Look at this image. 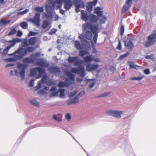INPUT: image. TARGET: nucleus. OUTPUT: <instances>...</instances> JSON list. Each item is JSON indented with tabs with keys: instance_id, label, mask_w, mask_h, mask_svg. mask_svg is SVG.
<instances>
[{
	"instance_id": "obj_29",
	"label": "nucleus",
	"mask_w": 156,
	"mask_h": 156,
	"mask_svg": "<svg viewBox=\"0 0 156 156\" xmlns=\"http://www.w3.org/2000/svg\"><path fill=\"white\" fill-rule=\"evenodd\" d=\"M74 45L75 48L77 50H80L82 49L81 44L78 41H75Z\"/></svg>"
},
{
	"instance_id": "obj_24",
	"label": "nucleus",
	"mask_w": 156,
	"mask_h": 156,
	"mask_svg": "<svg viewBox=\"0 0 156 156\" xmlns=\"http://www.w3.org/2000/svg\"><path fill=\"white\" fill-rule=\"evenodd\" d=\"M37 39L35 37H32L28 40L29 45H34L36 42Z\"/></svg>"
},
{
	"instance_id": "obj_11",
	"label": "nucleus",
	"mask_w": 156,
	"mask_h": 156,
	"mask_svg": "<svg viewBox=\"0 0 156 156\" xmlns=\"http://www.w3.org/2000/svg\"><path fill=\"white\" fill-rule=\"evenodd\" d=\"M64 4V8L66 10H69L73 5L71 0H63Z\"/></svg>"
},
{
	"instance_id": "obj_51",
	"label": "nucleus",
	"mask_w": 156,
	"mask_h": 156,
	"mask_svg": "<svg viewBox=\"0 0 156 156\" xmlns=\"http://www.w3.org/2000/svg\"><path fill=\"white\" fill-rule=\"evenodd\" d=\"M132 3V0H126V5L130 7Z\"/></svg>"
},
{
	"instance_id": "obj_8",
	"label": "nucleus",
	"mask_w": 156,
	"mask_h": 156,
	"mask_svg": "<svg viewBox=\"0 0 156 156\" xmlns=\"http://www.w3.org/2000/svg\"><path fill=\"white\" fill-rule=\"evenodd\" d=\"M45 8L46 11L48 13V14H45V16L48 19H51L52 17L51 14L53 12V7L48 5H45Z\"/></svg>"
},
{
	"instance_id": "obj_10",
	"label": "nucleus",
	"mask_w": 156,
	"mask_h": 156,
	"mask_svg": "<svg viewBox=\"0 0 156 156\" xmlns=\"http://www.w3.org/2000/svg\"><path fill=\"white\" fill-rule=\"evenodd\" d=\"M99 67L98 64H88L86 65V69L88 72H90L97 69Z\"/></svg>"
},
{
	"instance_id": "obj_41",
	"label": "nucleus",
	"mask_w": 156,
	"mask_h": 156,
	"mask_svg": "<svg viewBox=\"0 0 156 156\" xmlns=\"http://www.w3.org/2000/svg\"><path fill=\"white\" fill-rule=\"evenodd\" d=\"M30 103L35 106H39V103L37 102L35 100L33 99L30 101Z\"/></svg>"
},
{
	"instance_id": "obj_16",
	"label": "nucleus",
	"mask_w": 156,
	"mask_h": 156,
	"mask_svg": "<svg viewBox=\"0 0 156 156\" xmlns=\"http://www.w3.org/2000/svg\"><path fill=\"white\" fill-rule=\"evenodd\" d=\"M125 47L129 50H132L134 47V45L131 41L127 42L126 41H124Z\"/></svg>"
},
{
	"instance_id": "obj_36",
	"label": "nucleus",
	"mask_w": 156,
	"mask_h": 156,
	"mask_svg": "<svg viewBox=\"0 0 156 156\" xmlns=\"http://www.w3.org/2000/svg\"><path fill=\"white\" fill-rule=\"evenodd\" d=\"M11 22L10 20L5 21L3 19H1L0 20V24L5 25L6 24L9 23Z\"/></svg>"
},
{
	"instance_id": "obj_35",
	"label": "nucleus",
	"mask_w": 156,
	"mask_h": 156,
	"mask_svg": "<svg viewBox=\"0 0 156 156\" xmlns=\"http://www.w3.org/2000/svg\"><path fill=\"white\" fill-rule=\"evenodd\" d=\"M130 54L129 52H127L124 55H120L118 58V60H120L123 59L125 58L127 56Z\"/></svg>"
},
{
	"instance_id": "obj_22",
	"label": "nucleus",
	"mask_w": 156,
	"mask_h": 156,
	"mask_svg": "<svg viewBox=\"0 0 156 156\" xmlns=\"http://www.w3.org/2000/svg\"><path fill=\"white\" fill-rule=\"evenodd\" d=\"M70 83L60 81L59 82V83L58 84L57 86L59 87H68L70 85Z\"/></svg>"
},
{
	"instance_id": "obj_56",
	"label": "nucleus",
	"mask_w": 156,
	"mask_h": 156,
	"mask_svg": "<svg viewBox=\"0 0 156 156\" xmlns=\"http://www.w3.org/2000/svg\"><path fill=\"white\" fill-rule=\"evenodd\" d=\"M65 117L68 121H69L71 118V115L69 113H67Z\"/></svg>"
},
{
	"instance_id": "obj_12",
	"label": "nucleus",
	"mask_w": 156,
	"mask_h": 156,
	"mask_svg": "<svg viewBox=\"0 0 156 156\" xmlns=\"http://www.w3.org/2000/svg\"><path fill=\"white\" fill-rule=\"evenodd\" d=\"M97 0L88 2L86 5V9L88 12H90L92 10L93 6H95L97 3Z\"/></svg>"
},
{
	"instance_id": "obj_64",
	"label": "nucleus",
	"mask_w": 156,
	"mask_h": 156,
	"mask_svg": "<svg viewBox=\"0 0 156 156\" xmlns=\"http://www.w3.org/2000/svg\"><path fill=\"white\" fill-rule=\"evenodd\" d=\"M56 89V87L55 86H53L50 89V91L54 92Z\"/></svg>"
},
{
	"instance_id": "obj_15",
	"label": "nucleus",
	"mask_w": 156,
	"mask_h": 156,
	"mask_svg": "<svg viewBox=\"0 0 156 156\" xmlns=\"http://www.w3.org/2000/svg\"><path fill=\"white\" fill-rule=\"evenodd\" d=\"M81 13V18L82 20L87 21L88 20L89 16L87 13L83 10L80 11Z\"/></svg>"
},
{
	"instance_id": "obj_60",
	"label": "nucleus",
	"mask_w": 156,
	"mask_h": 156,
	"mask_svg": "<svg viewBox=\"0 0 156 156\" xmlns=\"http://www.w3.org/2000/svg\"><path fill=\"white\" fill-rule=\"evenodd\" d=\"M22 32L20 30H18L17 31V36L20 37L22 35Z\"/></svg>"
},
{
	"instance_id": "obj_28",
	"label": "nucleus",
	"mask_w": 156,
	"mask_h": 156,
	"mask_svg": "<svg viewBox=\"0 0 156 156\" xmlns=\"http://www.w3.org/2000/svg\"><path fill=\"white\" fill-rule=\"evenodd\" d=\"M36 67L32 69L30 71V75L32 77H35L37 74Z\"/></svg>"
},
{
	"instance_id": "obj_52",
	"label": "nucleus",
	"mask_w": 156,
	"mask_h": 156,
	"mask_svg": "<svg viewBox=\"0 0 156 156\" xmlns=\"http://www.w3.org/2000/svg\"><path fill=\"white\" fill-rule=\"evenodd\" d=\"M53 119H54L55 120H56V121L60 122L61 120L57 118V116H56V115H54L53 117Z\"/></svg>"
},
{
	"instance_id": "obj_14",
	"label": "nucleus",
	"mask_w": 156,
	"mask_h": 156,
	"mask_svg": "<svg viewBox=\"0 0 156 156\" xmlns=\"http://www.w3.org/2000/svg\"><path fill=\"white\" fill-rule=\"evenodd\" d=\"M15 53H18L21 56H24L27 54L26 48H20L16 51Z\"/></svg>"
},
{
	"instance_id": "obj_43",
	"label": "nucleus",
	"mask_w": 156,
	"mask_h": 156,
	"mask_svg": "<svg viewBox=\"0 0 156 156\" xmlns=\"http://www.w3.org/2000/svg\"><path fill=\"white\" fill-rule=\"evenodd\" d=\"M129 6L125 5L123 6L122 10V13H124L125 12H126V10H128L129 8Z\"/></svg>"
},
{
	"instance_id": "obj_38",
	"label": "nucleus",
	"mask_w": 156,
	"mask_h": 156,
	"mask_svg": "<svg viewBox=\"0 0 156 156\" xmlns=\"http://www.w3.org/2000/svg\"><path fill=\"white\" fill-rule=\"evenodd\" d=\"M25 48L27 53L28 52H32L35 50V48L33 47H27Z\"/></svg>"
},
{
	"instance_id": "obj_17",
	"label": "nucleus",
	"mask_w": 156,
	"mask_h": 156,
	"mask_svg": "<svg viewBox=\"0 0 156 156\" xmlns=\"http://www.w3.org/2000/svg\"><path fill=\"white\" fill-rule=\"evenodd\" d=\"M48 70L51 73H54L55 75L61 72L59 68L53 66L49 67Z\"/></svg>"
},
{
	"instance_id": "obj_63",
	"label": "nucleus",
	"mask_w": 156,
	"mask_h": 156,
	"mask_svg": "<svg viewBox=\"0 0 156 156\" xmlns=\"http://www.w3.org/2000/svg\"><path fill=\"white\" fill-rule=\"evenodd\" d=\"M144 73L145 74L147 75L150 73V71L148 69H146L144 71Z\"/></svg>"
},
{
	"instance_id": "obj_32",
	"label": "nucleus",
	"mask_w": 156,
	"mask_h": 156,
	"mask_svg": "<svg viewBox=\"0 0 156 156\" xmlns=\"http://www.w3.org/2000/svg\"><path fill=\"white\" fill-rule=\"evenodd\" d=\"M28 41L27 38L23 39L22 42V46L24 47L28 46L29 45V43H28Z\"/></svg>"
},
{
	"instance_id": "obj_5",
	"label": "nucleus",
	"mask_w": 156,
	"mask_h": 156,
	"mask_svg": "<svg viewBox=\"0 0 156 156\" xmlns=\"http://www.w3.org/2000/svg\"><path fill=\"white\" fill-rule=\"evenodd\" d=\"M106 113L107 114L115 118H120L121 117V115L122 113V112L111 110L107 111Z\"/></svg>"
},
{
	"instance_id": "obj_53",
	"label": "nucleus",
	"mask_w": 156,
	"mask_h": 156,
	"mask_svg": "<svg viewBox=\"0 0 156 156\" xmlns=\"http://www.w3.org/2000/svg\"><path fill=\"white\" fill-rule=\"evenodd\" d=\"M41 82L40 81H39L37 82V85L35 87L37 89H38L41 88Z\"/></svg>"
},
{
	"instance_id": "obj_39",
	"label": "nucleus",
	"mask_w": 156,
	"mask_h": 156,
	"mask_svg": "<svg viewBox=\"0 0 156 156\" xmlns=\"http://www.w3.org/2000/svg\"><path fill=\"white\" fill-rule=\"evenodd\" d=\"M88 53L85 50H82L80 51L79 53V55L80 56H83V55H87Z\"/></svg>"
},
{
	"instance_id": "obj_33",
	"label": "nucleus",
	"mask_w": 156,
	"mask_h": 156,
	"mask_svg": "<svg viewBox=\"0 0 156 156\" xmlns=\"http://www.w3.org/2000/svg\"><path fill=\"white\" fill-rule=\"evenodd\" d=\"M49 23L47 21L44 20L43 21L42 25V27L43 29H45L48 27L49 25Z\"/></svg>"
},
{
	"instance_id": "obj_6",
	"label": "nucleus",
	"mask_w": 156,
	"mask_h": 156,
	"mask_svg": "<svg viewBox=\"0 0 156 156\" xmlns=\"http://www.w3.org/2000/svg\"><path fill=\"white\" fill-rule=\"evenodd\" d=\"M26 65L22 64H18L17 67L20 70V77H21L22 80H23L25 79V69Z\"/></svg>"
},
{
	"instance_id": "obj_58",
	"label": "nucleus",
	"mask_w": 156,
	"mask_h": 156,
	"mask_svg": "<svg viewBox=\"0 0 156 156\" xmlns=\"http://www.w3.org/2000/svg\"><path fill=\"white\" fill-rule=\"evenodd\" d=\"M129 67L131 68H135V66L133 62H130L129 64Z\"/></svg>"
},
{
	"instance_id": "obj_46",
	"label": "nucleus",
	"mask_w": 156,
	"mask_h": 156,
	"mask_svg": "<svg viewBox=\"0 0 156 156\" xmlns=\"http://www.w3.org/2000/svg\"><path fill=\"white\" fill-rule=\"evenodd\" d=\"M145 58L147 59H151L152 60H154V58L153 55H147L145 57Z\"/></svg>"
},
{
	"instance_id": "obj_50",
	"label": "nucleus",
	"mask_w": 156,
	"mask_h": 156,
	"mask_svg": "<svg viewBox=\"0 0 156 156\" xmlns=\"http://www.w3.org/2000/svg\"><path fill=\"white\" fill-rule=\"evenodd\" d=\"M77 93V91H74L73 92H71L69 94V96L70 98L74 96Z\"/></svg>"
},
{
	"instance_id": "obj_61",
	"label": "nucleus",
	"mask_w": 156,
	"mask_h": 156,
	"mask_svg": "<svg viewBox=\"0 0 156 156\" xmlns=\"http://www.w3.org/2000/svg\"><path fill=\"white\" fill-rule=\"evenodd\" d=\"M92 47H93V52L94 53H95L97 52V51H96V49H95V48L94 45L93 44H92Z\"/></svg>"
},
{
	"instance_id": "obj_20",
	"label": "nucleus",
	"mask_w": 156,
	"mask_h": 156,
	"mask_svg": "<svg viewBox=\"0 0 156 156\" xmlns=\"http://www.w3.org/2000/svg\"><path fill=\"white\" fill-rule=\"evenodd\" d=\"M88 30H90V29H87L85 30L86 32H85V36L86 38L88 40H90L91 39L92 36V32H91V31L90 30V31H89Z\"/></svg>"
},
{
	"instance_id": "obj_55",
	"label": "nucleus",
	"mask_w": 156,
	"mask_h": 156,
	"mask_svg": "<svg viewBox=\"0 0 156 156\" xmlns=\"http://www.w3.org/2000/svg\"><path fill=\"white\" fill-rule=\"evenodd\" d=\"M124 27L123 26H122L121 27L120 30L121 35V36L124 33Z\"/></svg>"
},
{
	"instance_id": "obj_4",
	"label": "nucleus",
	"mask_w": 156,
	"mask_h": 156,
	"mask_svg": "<svg viewBox=\"0 0 156 156\" xmlns=\"http://www.w3.org/2000/svg\"><path fill=\"white\" fill-rule=\"evenodd\" d=\"M85 70L83 66H80L78 67V69L75 68H72L71 72L73 73L80 74L81 77H84L85 76Z\"/></svg>"
},
{
	"instance_id": "obj_27",
	"label": "nucleus",
	"mask_w": 156,
	"mask_h": 156,
	"mask_svg": "<svg viewBox=\"0 0 156 156\" xmlns=\"http://www.w3.org/2000/svg\"><path fill=\"white\" fill-rule=\"evenodd\" d=\"M23 62L25 63H34V60L32 58H26L23 60Z\"/></svg>"
},
{
	"instance_id": "obj_42",
	"label": "nucleus",
	"mask_w": 156,
	"mask_h": 156,
	"mask_svg": "<svg viewBox=\"0 0 156 156\" xmlns=\"http://www.w3.org/2000/svg\"><path fill=\"white\" fill-rule=\"evenodd\" d=\"M20 26L23 29H25L27 27L28 24L26 22H23L21 23Z\"/></svg>"
},
{
	"instance_id": "obj_57",
	"label": "nucleus",
	"mask_w": 156,
	"mask_h": 156,
	"mask_svg": "<svg viewBox=\"0 0 156 156\" xmlns=\"http://www.w3.org/2000/svg\"><path fill=\"white\" fill-rule=\"evenodd\" d=\"M34 80H31L30 81V82L29 84V86L30 87H33L34 86Z\"/></svg>"
},
{
	"instance_id": "obj_9",
	"label": "nucleus",
	"mask_w": 156,
	"mask_h": 156,
	"mask_svg": "<svg viewBox=\"0 0 156 156\" xmlns=\"http://www.w3.org/2000/svg\"><path fill=\"white\" fill-rule=\"evenodd\" d=\"M74 5L76 7L75 10L77 13H78L79 11V9L80 8H84V3L80 0H78L74 2Z\"/></svg>"
},
{
	"instance_id": "obj_31",
	"label": "nucleus",
	"mask_w": 156,
	"mask_h": 156,
	"mask_svg": "<svg viewBox=\"0 0 156 156\" xmlns=\"http://www.w3.org/2000/svg\"><path fill=\"white\" fill-rule=\"evenodd\" d=\"M78 58V57H69L68 59V62L70 63H72L74 62Z\"/></svg>"
},
{
	"instance_id": "obj_49",
	"label": "nucleus",
	"mask_w": 156,
	"mask_h": 156,
	"mask_svg": "<svg viewBox=\"0 0 156 156\" xmlns=\"http://www.w3.org/2000/svg\"><path fill=\"white\" fill-rule=\"evenodd\" d=\"M48 78V76L46 75H44L41 79V82L42 83H44L46 80Z\"/></svg>"
},
{
	"instance_id": "obj_44",
	"label": "nucleus",
	"mask_w": 156,
	"mask_h": 156,
	"mask_svg": "<svg viewBox=\"0 0 156 156\" xmlns=\"http://www.w3.org/2000/svg\"><path fill=\"white\" fill-rule=\"evenodd\" d=\"M45 83L48 85H52L55 84V83L51 80L47 81L45 82Z\"/></svg>"
},
{
	"instance_id": "obj_26",
	"label": "nucleus",
	"mask_w": 156,
	"mask_h": 156,
	"mask_svg": "<svg viewBox=\"0 0 156 156\" xmlns=\"http://www.w3.org/2000/svg\"><path fill=\"white\" fill-rule=\"evenodd\" d=\"M66 75L72 81H74L75 78V76L71 73L69 71H66L65 72Z\"/></svg>"
},
{
	"instance_id": "obj_48",
	"label": "nucleus",
	"mask_w": 156,
	"mask_h": 156,
	"mask_svg": "<svg viewBox=\"0 0 156 156\" xmlns=\"http://www.w3.org/2000/svg\"><path fill=\"white\" fill-rule=\"evenodd\" d=\"M58 93V91H54L52 92V93L50 94V97H52L53 96H57Z\"/></svg>"
},
{
	"instance_id": "obj_1",
	"label": "nucleus",
	"mask_w": 156,
	"mask_h": 156,
	"mask_svg": "<svg viewBox=\"0 0 156 156\" xmlns=\"http://www.w3.org/2000/svg\"><path fill=\"white\" fill-rule=\"evenodd\" d=\"M82 28L83 31H85L87 29H90L94 34L93 40L94 44H96L98 37L99 28L98 25H93L90 22H87L82 25Z\"/></svg>"
},
{
	"instance_id": "obj_40",
	"label": "nucleus",
	"mask_w": 156,
	"mask_h": 156,
	"mask_svg": "<svg viewBox=\"0 0 156 156\" xmlns=\"http://www.w3.org/2000/svg\"><path fill=\"white\" fill-rule=\"evenodd\" d=\"M65 90L63 89H61L59 90L58 92H60V97H64L65 96Z\"/></svg>"
},
{
	"instance_id": "obj_47",
	"label": "nucleus",
	"mask_w": 156,
	"mask_h": 156,
	"mask_svg": "<svg viewBox=\"0 0 156 156\" xmlns=\"http://www.w3.org/2000/svg\"><path fill=\"white\" fill-rule=\"evenodd\" d=\"M29 12V10L28 9H26L25 10L19 12L18 13V15H23L24 14H26L28 12Z\"/></svg>"
},
{
	"instance_id": "obj_3",
	"label": "nucleus",
	"mask_w": 156,
	"mask_h": 156,
	"mask_svg": "<svg viewBox=\"0 0 156 156\" xmlns=\"http://www.w3.org/2000/svg\"><path fill=\"white\" fill-rule=\"evenodd\" d=\"M21 41V40L18 38H14L12 40L8 41L7 42L11 43V44L8 46L7 48L4 50L3 52V53L5 54H6L11 48L14 46L16 43L20 42Z\"/></svg>"
},
{
	"instance_id": "obj_30",
	"label": "nucleus",
	"mask_w": 156,
	"mask_h": 156,
	"mask_svg": "<svg viewBox=\"0 0 156 156\" xmlns=\"http://www.w3.org/2000/svg\"><path fill=\"white\" fill-rule=\"evenodd\" d=\"M101 10V8L99 7H97L95 9V13L99 16H101L102 15V12Z\"/></svg>"
},
{
	"instance_id": "obj_25",
	"label": "nucleus",
	"mask_w": 156,
	"mask_h": 156,
	"mask_svg": "<svg viewBox=\"0 0 156 156\" xmlns=\"http://www.w3.org/2000/svg\"><path fill=\"white\" fill-rule=\"evenodd\" d=\"M79 102V99L77 97H75L74 98L69 100L67 102L68 105H70L72 104H75Z\"/></svg>"
},
{
	"instance_id": "obj_37",
	"label": "nucleus",
	"mask_w": 156,
	"mask_h": 156,
	"mask_svg": "<svg viewBox=\"0 0 156 156\" xmlns=\"http://www.w3.org/2000/svg\"><path fill=\"white\" fill-rule=\"evenodd\" d=\"M83 63V61L80 59H78V58L75 61L74 65L75 66H77L78 65L82 64Z\"/></svg>"
},
{
	"instance_id": "obj_19",
	"label": "nucleus",
	"mask_w": 156,
	"mask_h": 156,
	"mask_svg": "<svg viewBox=\"0 0 156 156\" xmlns=\"http://www.w3.org/2000/svg\"><path fill=\"white\" fill-rule=\"evenodd\" d=\"M36 64L41 67H47L49 66V64L46 61L41 60L39 62H36Z\"/></svg>"
},
{
	"instance_id": "obj_34",
	"label": "nucleus",
	"mask_w": 156,
	"mask_h": 156,
	"mask_svg": "<svg viewBox=\"0 0 156 156\" xmlns=\"http://www.w3.org/2000/svg\"><path fill=\"white\" fill-rule=\"evenodd\" d=\"M34 10L35 11L39 12H42L44 11V7L43 6H37L35 8Z\"/></svg>"
},
{
	"instance_id": "obj_54",
	"label": "nucleus",
	"mask_w": 156,
	"mask_h": 156,
	"mask_svg": "<svg viewBox=\"0 0 156 156\" xmlns=\"http://www.w3.org/2000/svg\"><path fill=\"white\" fill-rule=\"evenodd\" d=\"M117 48L119 50H121L122 49V45L121 42L119 40L118 41V44L117 47Z\"/></svg>"
},
{
	"instance_id": "obj_59",
	"label": "nucleus",
	"mask_w": 156,
	"mask_h": 156,
	"mask_svg": "<svg viewBox=\"0 0 156 156\" xmlns=\"http://www.w3.org/2000/svg\"><path fill=\"white\" fill-rule=\"evenodd\" d=\"M33 55H31V56H32ZM41 56V54L39 52H37L33 56L34 57H40Z\"/></svg>"
},
{
	"instance_id": "obj_13",
	"label": "nucleus",
	"mask_w": 156,
	"mask_h": 156,
	"mask_svg": "<svg viewBox=\"0 0 156 156\" xmlns=\"http://www.w3.org/2000/svg\"><path fill=\"white\" fill-rule=\"evenodd\" d=\"M36 69L38 72V75L36 77L37 79L41 78L43 74L45 73V70L44 69L37 67H36Z\"/></svg>"
},
{
	"instance_id": "obj_21",
	"label": "nucleus",
	"mask_w": 156,
	"mask_h": 156,
	"mask_svg": "<svg viewBox=\"0 0 156 156\" xmlns=\"http://www.w3.org/2000/svg\"><path fill=\"white\" fill-rule=\"evenodd\" d=\"M16 32V30L15 28H10L6 32L7 35L10 36L15 34Z\"/></svg>"
},
{
	"instance_id": "obj_45",
	"label": "nucleus",
	"mask_w": 156,
	"mask_h": 156,
	"mask_svg": "<svg viewBox=\"0 0 156 156\" xmlns=\"http://www.w3.org/2000/svg\"><path fill=\"white\" fill-rule=\"evenodd\" d=\"M100 20L101 23H104L106 20V18L105 16H102L100 18Z\"/></svg>"
},
{
	"instance_id": "obj_23",
	"label": "nucleus",
	"mask_w": 156,
	"mask_h": 156,
	"mask_svg": "<svg viewBox=\"0 0 156 156\" xmlns=\"http://www.w3.org/2000/svg\"><path fill=\"white\" fill-rule=\"evenodd\" d=\"M84 60L85 63L90 62L93 60L94 57L91 55L87 56L84 57Z\"/></svg>"
},
{
	"instance_id": "obj_7",
	"label": "nucleus",
	"mask_w": 156,
	"mask_h": 156,
	"mask_svg": "<svg viewBox=\"0 0 156 156\" xmlns=\"http://www.w3.org/2000/svg\"><path fill=\"white\" fill-rule=\"evenodd\" d=\"M40 17V13L37 12L35 13L33 19L31 20V21L36 25L37 27L40 26V22L41 21Z\"/></svg>"
},
{
	"instance_id": "obj_2",
	"label": "nucleus",
	"mask_w": 156,
	"mask_h": 156,
	"mask_svg": "<svg viewBox=\"0 0 156 156\" xmlns=\"http://www.w3.org/2000/svg\"><path fill=\"white\" fill-rule=\"evenodd\" d=\"M153 33L149 35L148 37V40L146 41L144 44V46L146 47H148L154 44L155 42V39H156V31L153 30Z\"/></svg>"
},
{
	"instance_id": "obj_62",
	"label": "nucleus",
	"mask_w": 156,
	"mask_h": 156,
	"mask_svg": "<svg viewBox=\"0 0 156 156\" xmlns=\"http://www.w3.org/2000/svg\"><path fill=\"white\" fill-rule=\"evenodd\" d=\"M142 79V78L141 77H134L132 78V79L135 80H140Z\"/></svg>"
},
{
	"instance_id": "obj_18",
	"label": "nucleus",
	"mask_w": 156,
	"mask_h": 156,
	"mask_svg": "<svg viewBox=\"0 0 156 156\" xmlns=\"http://www.w3.org/2000/svg\"><path fill=\"white\" fill-rule=\"evenodd\" d=\"M88 20L93 23H95L98 21V18L94 15L90 14L89 16Z\"/></svg>"
}]
</instances>
